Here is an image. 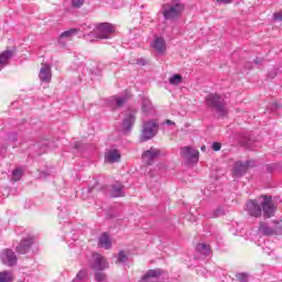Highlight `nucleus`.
I'll return each instance as SVG.
<instances>
[{
    "mask_svg": "<svg viewBox=\"0 0 282 282\" xmlns=\"http://www.w3.org/2000/svg\"><path fill=\"white\" fill-rule=\"evenodd\" d=\"M182 12H184V4L180 1L174 0L162 7V14L165 21H175V19H180Z\"/></svg>",
    "mask_w": 282,
    "mask_h": 282,
    "instance_id": "nucleus-1",
    "label": "nucleus"
},
{
    "mask_svg": "<svg viewBox=\"0 0 282 282\" xmlns=\"http://www.w3.org/2000/svg\"><path fill=\"white\" fill-rule=\"evenodd\" d=\"M207 107L215 109L218 116H228V108H226V102L224 98L217 94H209L205 98Z\"/></svg>",
    "mask_w": 282,
    "mask_h": 282,
    "instance_id": "nucleus-2",
    "label": "nucleus"
},
{
    "mask_svg": "<svg viewBox=\"0 0 282 282\" xmlns=\"http://www.w3.org/2000/svg\"><path fill=\"white\" fill-rule=\"evenodd\" d=\"M159 129H160V126L158 124V121H155L154 119L143 122V128L141 131V140L143 142H147V140H152V138H155L158 135Z\"/></svg>",
    "mask_w": 282,
    "mask_h": 282,
    "instance_id": "nucleus-3",
    "label": "nucleus"
},
{
    "mask_svg": "<svg viewBox=\"0 0 282 282\" xmlns=\"http://www.w3.org/2000/svg\"><path fill=\"white\" fill-rule=\"evenodd\" d=\"M260 199H262L261 208L263 215L267 219H270V217H272L276 210V207H274V203L272 202V196L263 195L260 197Z\"/></svg>",
    "mask_w": 282,
    "mask_h": 282,
    "instance_id": "nucleus-4",
    "label": "nucleus"
},
{
    "mask_svg": "<svg viewBox=\"0 0 282 282\" xmlns=\"http://www.w3.org/2000/svg\"><path fill=\"white\" fill-rule=\"evenodd\" d=\"M90 267L96 272H102V270H107V268H109V262H107V259L102 257V254L94 253Z\"/></svg>",
    "mask_w": 282,
    "mask_h": 282,
    "instance_id": "nucleus-5",
    "label": "nucleus"
},
{
    "mask_svg": "<svg viewBox=\"0 0 282 282\" xmlns=\"http://www.w3.org/2000/svg\"><path fill=\"white\" fill-rule=\"evenodd\" d=\"M0 259L4 265H8L9 268H12L13 265H17V253L12 251L11 249H4L0 253Z\"/></svg>",
    "mask_w": 282,
    "mask_h": 282,
    "instance_id": "nucleus-6",
    "label": "nucleus"
},
{
    "mask_svg": "<svg viewBox=\"0 0 282 282\" xmlns=\"http://www.w3.org/2000/svg\"><path fill=\"white\" fill-rule=\"evenodd\" d=\"M113 34V25L105 22L96 28V39H109Z\"/></svg>",
    "mask_w": 282,
    "mask_h": 282,
    "instance_id": "nucleus-7",
    "label": "nucleus"
},
{
    "mask_svg": "<svg viewBox=\"0 0 282 282\" xmlns=\"http://www.w3.org/2000/svg\"><path fill=\"white\" fill-rule=\"evenodd\" d=\"M160 155H162V151H160V149L151 148L150 150L145 151L142 154V160L144 164H148V166H151L153 162H155V160L160 158Z\"/></svg>",
    "mask_w": 282,
    "mask_h": 282,
    "instance_id": "nucleus-8",
    "label": "nucleus"
},
{
    "mask_svg": "<svg viewBox=\"0 0 282 282\" xmlns=\"http://www.w3.org/2000/svg\"><path fill=\"white\" fill-rule=\"evenodd\" d=\"M181 155L188 160L189 162H197L199 160V151L191 148V147H184L181 149Z\"/></svg>",
    "mask_w": 282,
    "mask_h": 282,
    "instance_id": "nucleus-9",
    "label": "nucleus"
},
{
    "mask_svg": "<svg viewBox=\"0 0 282 282\" xmlns=\"http://www.w3.org/2000/svg\"><path fill=\"white\" fill-rule=\"evenodd\" d=\"M246 210L250 217H261L262 214L261 206L256 200H249Z\"/></svg>",
    "mask_w": 282,
    "mask_h": 282,
    "instance_id": "nucleus-10",
    "label": "nucleus"
},
{
    "mask_svg": "<svg viewBox=\"0 0 282 282\" xmlns=\"http://www.w3.org/2000/svg\"><path fill=\"white\" fill-rule=\"evenodd\" d=\"M39 78L42 83H50L52 80V66L48 64L42 63Z\"/></svg>",
    "mask_w": 282,
    "mask_h": 282,
    "instance_id": "nucleus-11",
    "label": "nucleus"
},
{
    "mask_svg": "<svg viewBox=\"0 0 282 282\" xmlns=\"http://www.w3.org/2000/svg\"><path fill=\"white\" fill-rule=\"evenodd\" d=\"M151 46L154 52H158L160 55L166 54V41L163 37H155Z\"/></svg>",
    "mask_w": 282,
    "mask_h": 282,
    "instance_id": "nucleus-12",
    "label": "nucleus"
},
{
    "mask_svg": "<svg viewBox=\"0 0 282 282\" xmlns=\"http://www.w3.org/2000/svg\"><path fill=\"white\" fill-rule=\"evenodd\" d=\"M32 243H34L33 238L23 239L15 248L18 254H26V252H30V248H32Z\"/></svg>",
    "mask_w": 282,
    "mask_h": 282,
    "instance_id": "nucleus-13",
    "label": "nucleus"
},
{
    "mask_svg": "<svg viewBox=\"0 0 282 282\" xmlns=\"http://www.w3.org/2000/svg\"><path fill=\"white\" fill-rule=\"evenodd\" d=\"M133 124H135V112H130L123 119V122H122L123 132L129 133V131L133 129Z\"/></svg>",
    "mask_w": 282,
    "mask_h": 282,
    "instance_id": "nucleus-14",
    "label": "nucleus"
},
{
    "mask_svg": "<svg viewBox=\"0 0 282 282\" xmlns=\"http://www.w3.org/2000/svg\"><path fill=\"white\" fill-rule=\"evenodd\" d=\"M163 272L161 269H152L139 282H158V276H162Z\"/></svg>",
    "mask_w": 282,
    "mask_h": 282,
    "instance_id": "nucleus-15",
    "label": "nucleus"
},
{
    "mask_svg": "<svg viewBox=\"0 0 282 282\" xmlns=\"http://www.w3.org/2000/svg\"><path fill=\"white\" fill-rule=\"evenodd\" d=\"M248 166H250V162H236L232 170L235 177H241V175H245L246 171H248Z\"/></svg>",
    "mask_w": 282,
    "mask_h": 282,
    "instance_id": "nucleus-16",
    "label": "nucleus"
},
{
    "mask_svg": "<svg viewBox=\"0 0 282 282\" xmlns=\"http://www.w3.org/2000/svg\"><path fill=\"white\" fill-rule=\"evenodd\" d=\"M105 162L108 164L120 162V152L118 150H107L105 153Z\"/></svg>",
    "mask_w": 282,
    "mask_h": 282,
    "instance_id": "nucleus-17",
    "label": "nucleus"
},
{
    "mask_svg": "<svg viewBox=\"0 0 282 282\" xmlns=\"http://www.w3.org/2000/svg\"><path fill=\"white\" fill-rule=\"evenodd\" d=\"M110 196L124 197V185L121 183H115L109 188Z\"/></svg>",
    "mask_w": 282,
    "mask_h": 282,
    "instance_id": "nucleus-18",
    "label": "nucleus"
},
{
    "mask_svg": "<svg viewBox=\"0 0 282 282\" xmlns=\"http://www.w3.org/2000/svg\"><path fill=\"white\" fill-rule=\"evenodd\" d=\"M141 109L145 116H153L155 113V108H153V104L148 98L142 99Z\"/></svg>",
    "mask_w": 282,
    "mask_h": 282,
    "instance_id": "nucleus-19",
    "label": "nucleus"
},
{
    "mask_svg": "<svg viewBox=\"0 0 282 282\" xmlns=\"http://www.w3.org/2000/svg\"><path fill=\"white\" fill-rule=\"evenodd\" d=\"M12 56H14V52L12 51H3L0 53V72L6 67V65H8V63H10V58H12Z\"/></svg>",
    "mask_w": 282,
    "mask_h": 282,
    "instance_id": "nucleus-20",
    "label": "nucleus"
},
{
    "mask_svg": "<svg viewBox=\"0 0 282 282\" xmlns=\"http://www.w3.org/2000/svg\"><path fill=\"white\" fill-rule=\"evenodd\" d=\"M99 248H105V250H109L111 248V238L107 232H104L98 240Z\"/></svg>",
    "mask_w": 282,
    "mask_h": 282,
    "instance_id": "nucleus-21",
    "label": "nucleus"
},
{
    "mask_svg": "<svg viewBox=\"0 0 282 282\" xmlns=\"http://www.w3.org/2000/svg\"><path fill=\"white\" fill-rule=\"evenodd\" d=\"M14 273L12 271L0 272V282H13Z\"/></svg>",
    "mask_w": 282,
    "mask_h": 282,
    "instance_id": "nucleus-22",
    "label": "nucleus"
},
{
    "mask_svg": "<svg viewBox=\"0 0 282 282\" xmlns=\"http://www.w3.org/2000/svg\"><path fill=\"white\" fill-rule=\"evenodd\" d=\"M124 102H127V97H112L111 99V105L115 109H120V107L124 106Z\"/></svg>",
    "mask_w": 282,
    "mask_h": 282,
    "instance_id": "nucleus-23",
    "label": "nucleus"
},
{
    "mask_svg": "<svg viewBox=\"0 0 282 282\" xmlns=\"http://www.w3.org/2000/svg\"><path fill=\"white\" fill-rule=\"evenodd\" d=\"M196 250L200 254H204V257H208V254H210V246H208L206 243L196 245Z\"/></svg>",
    "mask_w": 282,
    "mask_h": 282,
    "instance_id": "nucleus-24",
    "label": "nucleus"
},
{
    "mask_svg": "<svg viewBox=\"0 0 282 282\" xmlns=\"http://www.w3.org/2000/svg\"><path fill=\"white\" fill-rule=\"evenodd\" d=\"M78 34V29H69L68 31H64L59 39H72L73 36H76Z\"/></svg>",
    "mask_w": 282,
    "mask_h": 282,
    "instance_id": "nucleus-25",
    "label": "nucleus"
},
{
    "mask_svg": "<svg viewBox=\"0 0 282 282\" xmlns=\"http://www.w3.org/2000/svg\"><path fill=\"white\" fill-rule=\"evenodd\" d=\"M169 83H170V85H174V86L181 85L182 75L175 74V75L171 76L169 79Z\"/></svg>",
    "mask_w": 282,
    "mask_h": 282,
    "instance_id": "nucleus-26",
    "label": "nucleus"
},
{
    "mask_svg": "<svg viewBox=\"0 0 282 282\" xmlns=\"http://www.w3.org/2000/svg\"><path fill=\"white\" fill-rule=\"evenodd\" d=\"M259 230L262 232V235H274V229L268 227L265 224H261Z\"/></svg>",
    "mask_w": 282,
    "mask_h": 282,
    "instance_id": "nucleus-27",
    "label": "nucleus"
},
{
    "mask_svg": "<svg viewBox=\"0 0 282 282\" xmlns=\"http://www.w3.org/2000/svg\"><path fill=\"white\" fill-rule=\"evenodd\" d=\"M23 177V170L17 169L12 172L13 182H19Z\"/></svg>",
    "mask_w": 282,
    "mask_h": 282,
    "instance_id": "nucleus-28",
    "label": "nucleus"
},
{
    "mask_svg": "<svg viewBox=\"0 0 282 282\" xmlns=\"http://www.w3.org/2000/svg\"><path fill=\"white\" fill-rule=\"evenodd\" d=\"M96 281L102 282L106 281L107 275L104 272H97L95 273Z\"/></svg>",
    "mask_w": 282,
    "mask_h": 282,
    "instance_id": "nucleus-29",
    "label": "nucleus"
},
{
    "mask_svg": "<svg viewBox=\"0 0 282 282\" xmlns=\"http://www.w3.org/2000/svg\"><path fill=\"white\" fill-rule=\"evenodd\" d=\"M236 279L240 282H248L249 275L247 273H238Z\"/></svg>",
    "mask_w": 282,
    "mask_h": 282,
    "instance_id": "nucleus-30",
    "label": "nucleus"
},
{
    "mask_svg": "<svg viewBox=\"0 0 282 282\" xmlns=\"http://www.w3.org/2000/svg\"><path fill=\"white\" fill-rule=\"evenodd\" d=\"M85 0H72L73 8H83Z\"/></svg>",
    "mask_w": 282,
    "mask_h": 282,
    "instance_id": "nucleus-31",
    "label": "nucleus"
},
{
    "mask_svg": "<svg viewBox=\"0 0 282 282\" xmlns=\"http://www.w3.org/2000/svg\"><path fill=\"white\" fill-rule=\"evenodd\" d=\"M118 261H119V263L127 262V254H124L123 251L119 252Z\"/></svg>",
    "mask_w": 282,
    "mask_h": 282,
    "instance_id": "nucleus-32",
    "label": "nucleus"
},
{
    "mask_svg": "<svg viewBox=\"0 0 282 282\" xmlns=\"http://www.w3.org/2000/svg\"><path fill=\"white\" fill-rule=\"evenodd\" d=\"M274 21H282V11L273 13Z\"/></svg>",
    "mask_w": 282,
    "mask_h": 282,
    "instance_id": "nucleus-33",
    "label": "nucleus"
},
{
    "mask_svg": "<svg viewBox=\"0 0 282 282\" xmlns=\"http://www.w3.org/2000/svg\"><path fill=\"white\" fill-rule=\"evenodd\" d=\"M212 149L214 151H219L221 149V143L219 142H214L213 145H212Z\"/></svg>",
    "mask_w": 282,
    "mask_h": 282,
    "instance_id": "nucleus-34",
    "label": "nucleus"
},
{
    "mask_svg": "<svg viewBox=\"0 0 282 282\" xmlns=\"http://www.w3.org/2000/svg\"><path fill=\"white\" fill-rule=\"evenodd\" d=\"M217 3H224L225 6L228 3H232V0H216Z\"/></svg>",
    "mask_w": 282,
    "mask_h": 282,
    "instance_id": "nucleus-35",
    "label": "nucleus"
},
{
    "mask_svg": "<svg viewBox=\"0 0 282 282\" xmlns=\"http://www.w3.org/2000/svg\"><path fill=\"white\" fill-rule=\"evenodd\" d=\"M164 124H169V126L173 124V127H175V122H173V121L170 120V119L165 120V121H164Z\"/></svg>",
    "mask_w": 282,
    "mask_h": 282,
    "instance_id": "nucleus-36",
    "label": "nucleus"
},
{
    "mask_svg": "<svg viewBox=\"0 0 282 282\" xmlns=\"http://www.w3.org/2000/svg\"><path fill=\"white\" fill-rule=\"evenodd\" d=\"M137 63H138V65H145V61L144 59H137Z\"/></svg>",
    "mask_w": 282,
    "mask_h": 282,
    "instance_id": "nucleus-37",
    "label": "nucleus"
},
{
    "mask_svg": "<svg viewBox=\"0 0 282 282\" xmlns=\"http://www.w3.org/2000/svg\"><path fill=\"white\" fill-rule=\"evenodd\" d=\"M220 214H221V210H220V209H217V210L215 212V217H219Z\"/></svg>",
    "mask_w": 282,
    "mask_h": 282,
    "instance_id": "nucleus-38",
    "label": "nucleus"
},
{
    "mask_svg": "<svg viewBox=\"0 0 282 282\" xmlns=\"http://www.w3.org/2000/svg\"><path fill=\"white\" fill-rule=\"evenodd\" d=\"M202 151H206V147H202Z\"/></svg>",
    "mask_w": 282,
    "mask_h": 282,
    "instance_id": "nucleus-39",
    "label": "nucleus"
},
{
    "mask_svg": "<svg viewBox=\"0 0 282 282\" xmlns=\"http://www.w3.org/2000/svg\"><path fill=\"white\" fill-rule=\"evenodd\" d=\"M13 140H17V135L13 137Z\"/></svg>",
    "mask_w": 282,
    "mask_h": 282,
    "instance_id": "nucleus-40",
    "label": "nucleus"
}]
</instances>
